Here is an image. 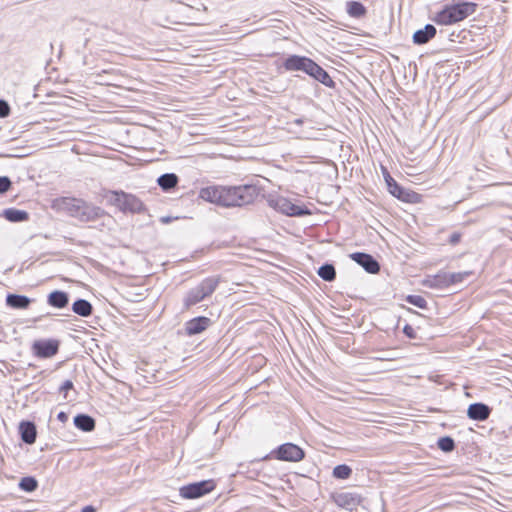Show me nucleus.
I'll return each mask as SVG.
<instances>
[{
  "mask_svg": "<svg viewBox=\"0 0 512 512\" xmlns=\"http://www.w3.org/2000/svg\"><path fill=\"white\" fill-rule=\"evenodd\" d=\"M51 207L57 212L66 213L80 221H92L104 215L100 207L72 197L56 198L52 201Z\"/></svg>",
  "mask_w": 512,
  "mask_h": 512,
  "instance_id": "obj_1",
  "label": "nucleus"
},
{
  "mask_svg": "<svg viewBox=\"0 0 512 512\" xmlns=\"http://www.w3.org/2000/svg\"><path fill=\"white\" fill-rule=\"evenodd\" d=\"M476 8L477 4L474 2L458 0L446 4L433 16L432 20L438 25H452L472 15Z\"/></svg>",
  "mask_w": 512,
  "mask_h": 512,
  "instance_id": "obj_2",
  "label": "nucleus"
},
{
  "mask_svg": "<svg viewBox=\"0 0 512 512\" xmlns=\"http://www.w3.org/2000/svg\"><path fill=\"white\" fill-rule=\"evenodd\" d=\"M257 196V189L251 185L221 187L220 206H243L250 204Z\"/></svg>",
  "mask_w": 512,
  "mask_h": 512,
  "instance_id": "obj_3",
  "label": "nucleus"
},
{
  "mask_svg": "<svg viewBox=\"0 0 512 512\" xmlns=\"http://www.w3.org/2000/svg\"><path fill=\"white\" fill-rule=\"evenodd\" d=\"M103 197L123 212L138 213L143 209V203L136 196L123 191H107Z\"/></svg>",
  "mask_w": 512,
  "mask_h": 512,
  "instance_id": "obj_4",
  "label": "nucleus"
},
{
  "mask_svg": "<svg viewBox=\"0 0 512 512\" xmlns=\"http://www.w3.org/2000/svg\"><path fill=\"white\" fill-rule=\"evenodd\" d=\"M214 488L215 484L212 480L196 482L182 487L180 495L186 499L199 498L211 492Z\"/></svg>",
  "mask_w": 512,
  "mask_h": 512,
  "instance_id": "obj_5",
  "label": "nucleus"
},
{
  "mask_svg": "<svg viewBox=\"0 0 512 512\" xmlns=\"http://www.w3.org/2000/svg\"><path fill=\"white\" fill-rule=\"evenodd\" d=\"M270 205L281 213L289 216H301L310 214L307 209L295 205L289 199L284 197H278L270 200Z\"/></svg>",
  "mask_w": 512,
  "mask_h": 512,
  "instance_id": "obj_6",
  "label": "nucleus"
},
{
  "mask_svg": "<svg viewBox=\"0 0 512 512\" xmlns=\"http://www.w3.org/2000/svg\"><path fill=\"white\" fill-rule=\"evenodd\" d=\"M277 459L283 461L298 462L304 458V451L297 445L286 443L281 445L277 451Z\"/></svg>",
  "mask_w": 512,
  "mask_h": 512,
  "instance_id": "obj_7",
  "label": "nucleus"
},
{
  "mask_svg": "<svg viewBox=\"0 0 512 512\" xmlns=\"http://www.w3.org/2000/svg\"><path fill=\"white\" fill-rule=\"evenodd\" d=\"M337 506L352 511L361 503V497L358 494L350 492H341L333 496Z\"/></svg>",
  "mask_w": 512,
  "mask_h": 512,
  "instance_id": "obj_8",
  "label": "nucleus"
},
{
  "mask_svg": "<svg viewBox=\"0 0 512 512\" xmlns=\"http://www.w3.org/2000/svg\"><path fill=\"white\" fill-rule=\"evenodd\" d=\"M385 180L389 192L398 199L414 202L415 199L418 198V194L404 191L389 174L385 176Z\"/></svg>",
  "mask_w": 512,
  "mask_h": 512,
  "instance_id": "obj_9",
  "label": "nucleus"
},
{
  "mask_svg": "<svg viewBox=\"0 0 512 512\" xmlns=\"http://www.w3.org/2000/svg\"><path fill=\"white\" fill-rule=\"evenodd\" d=\"M33 347L38 356L49 358L57 353L59 343L56 340H40L36 341Z\"/></svg>",
  "mask_w": 512,
  "mask_h": 512,
  "instance_id": "obj_10",
  "label": "nucleus"
},
{
  "mask_svg": "<svg viewBox=\"0 0 512 512\" xmlns=\"http://www.w3.org/2000/svg\"><path fill=\"white\" fill-rule=\"evenodd\" d=\"M350 257L368 273L374 274L380 269L378 262L369 254L357 252L351 254Z\"/></svg>",
  "mask_w": 512,
  "mask_h": 512,
  "instance_id": "obj_11",
  "label": "nucleus"
},
{
  "mask_svg": "<svg viewBox=\"0 0 512 512\" xmlns=\"http://www.w3.org/2000/svg\"><path fill=\"white\" fill-rule=\"evenodd\" d=\"M306 73L327 87H332L334 85V82L328 73L313 60L310 61Z\"/></svg>",
  "mask_w": 512,
  "mask_h": 512,
  "instance_id": "obj_12",
  "label": "nucleus"
},
{
  "mask_svg": "<svg viewBox=\"0 0 512 512\" xmlns=\"http://www.w3.org/2000/svg\"><path fill=\"white\" fill-rule=\"evenodd\" d=\"M310 61V58L292 55L285 60L284 67L288 71H303L306 73Z\"/></svg>",
  "mask_w": 512,
  "mask_h": 512,
  "instance_id": "obj_13",
  "label": "nucleus"
},
{
  "mask_svg": "<svg viewBox=\"0 0 512 512\" xmlns=\"http://www.w3.org/2000/svg\"><path fill=\"white\" fill-rule=\"evenodd\" d=\"M210 324V319L207 317H197L191 319L185 324L186 334L189 336L203 332Z\"/></svg>",
  "mask_w": 512,
  "mask_h": 512,
  "instance_id": "obj_14",
  "label": "nucleus"
},
{
  "mask_svg": "<svg viewBox=\"0 0 512 512\" xmlns=\"http://www.w3.org/2000/svg\"><path fill=\"white\" fill-rule=\"evenodd\" d=\"M490 408L483 403H474L468 407L467 415L472 420L484 421L490 415Z\"/></svg>",
  "mask_w": 512,
  "mask_h": 512,
  "instance_id": "obj_15",
  "label": "nucleus"
},
{
  "mask_svg": "<svg viewBox=\"0 0 512 512\" xmlns=\"http://www.w3.org/2000/svg\"><path fill=\"white\" fill-rule=\"evenodd\" d=\"M222 186H208L202 188L199 192V198L206 202L220 205Z\"/></svg>",
  "mask_w": 512,
  "mask_h": 512,
  "instance_id": "obj_16",
  "label": "nucleus"
},
{
  "mask_svg": "<svg viewBox=\"0 0 512 512\" xmlns=\"http://www.w3.org/2000/svg\"><path fill=\"white\" fill-rule=\"evenodd\" d=\"M436 35V28L427 24L423 29L417 30L413 34V41L415 44H425Z\"/></svg>",
  "mask_w": 512,
  "mask_h": 512,
  "instance_id": "obj_17",
  "label": "nucleus"
},
{
  "mask_svg": "<svg viewBox=\"0 0 512 512\" xmlns=\"http://www.w3.org/2000/svg\"><path fill=\"white\" fill-rule=\"evenodd\" d=\"M20 433L22 440L27 444H33L36 441V427L32 422H21Z\"/></svg>",
  "mask_w": 512,
  "mask_h": 512,
  "instance_id": "obj_18",
  "label": "nucleus"
},
{
  "mask_svg": "<svg viewBox=\"0 0 512 512\" xmlns=\"http://www.w3.org/2000/svg\"><path fill=\"white\" fill-rule=\"evenodd\" d=\"M31 303V299L24 295L9 294L6 298V304L15 309H26Z\"/></svg>",
  "mask_w": 512,
  "mask_h": 512,
  "instance_id": "obj_19",
  "label": "nucleus"
},
{
  "mask_svg": "<svg viewBox=\"0 0 512 512\" xmlns=\"http://www.w3.org/2000/svg\"><path fill=\"white\" fill-rule=\"evenodd\" d=\"M427 285L432 288L443 289L449 287L448 272H440L435 276L430 277L426 281Z\"/></svg>",
  "mask_w": 512,
  "mask_h": 512,
  "instance_id": "obj_20",
  "label": "nucleus"
},
{
  "mask_svg": "<svg viewBox=\"0 0 512 512\" xmlns=\"http://www.w3.org/2000/svg\"><path fill=\"white\" fill-rule=\"evenodd\" d=\"M68 295L63 291H54L48 296L49 305L56 308H64L68 304Z\"/></svg>",
  "mask_w": 512,
  "mask_h": 512,
  "instance_id": "obj_21",
  "label": "nucleus"
},
{
  "mask_svg": "<svg viewBox=\"0 0 512 512\" xmlns=\"http://www.w3.org/2000/svg\"><path fill=\"white\" fill-rule=\"evenodd\" d=\"M75 426L85 432H90L95 428V421L92 417L80 414L74 418Z\"/></svg>",
  "mask_w": 512,
  "mask_h": 512,
  "instance_id": "obj_22",
  "label": "nucleus"
},
{
  "mask_svg": "<svg viewBox=\"0 0 512 512\" xmlns=\"http://www.w3.org/2000/svg\"><path fill=\"white\" fill-rule=\"evenodd\" d=\"M72 310L74 313L82 316V317H88L92 314V305L84 299H78L75 301L72 305Z\"/></svg>",
  "mask_w": 512,
  "mask_h": 512,
  "instance_id": "obj_23",
  "label": "nucleus"
},
{
  "mask_svg": "<svg viewBox=\"0 0 512 512\" xmlns=\"http://www.w3.org/2000/svg\"><path fill=\"white\" fill-rule=\"evenodd\" d=\"M218 283V278L211 277L203 280L197 287L201 291L202 296L207 297L215 291Z\"/></svg>",
  "mask_w": 512,
  "mask_h": 512,
  "instance_id": "obj_24",
  "label": "nucleus"
},
{
  "mask_svg": "<svg viewBox=\"0 0 512 512\" xmlns=\"http://www.w3.org/2000/svg\"><path fill=\"white\" fill-rule=\"evenodd\" d=\"M5 217L11 222H21L28 219V213L18 209H7Z\"/></svg>",
  "mask_w": 512,
  "mask_h": 512,
  "instance_id": "obj_25",
  "label": "nucleus"
},
{
  "mask_svg": "<svg viewBox=\"0 0 512 512\" xmlns=\"http://www.w3.org/2000/svg\"><path fill=\"white\" fill-rule=\"evenodd\" d=\"M178 178L175 174H164L158 178V184L164 190H168L176 186Z\"/></svg>",
  "mask_w": 512,
  "mask_h": 512,
  "instance_id": "obj_26",
  "label": "nucleus"
},
{
  "mask_svg": "<svg viewBox=\"0 0 512 512\" xmlns=\"http://www.w3.org/2000/svg\"><path fill=\"white\" fill-rule=\"evenodd\" d=\"M204 298L205 297L202 296V293L199 290V288L195 287V288L191 289L189 291V293L187 294V296L185 298V306L187 308L190 306H193V305L199 303L200 301H202Z\"/></svg>",
  "mask_w": 512,
  "mask_h": 512,
  "instance_id": "obj_27",
  "label": "nucleus"
},
{
  "mask_svg": "<svg viewBox=\"0 0 512 512\" xmlns=\"http://www.w3.org/2000/svg\"><path fill=\"white\" fill-rule=\"evenodd\" d=\"M318 275L325 281H332L336 277L335 268L330 264H325L319 268Z\"/></svg>",
  "mask_w": 512,
  "mask_h": 512,
  "instance_id": "obj_28",
  "label": "nucleus"
},
{
  "mask_svg": "<svg viewBox=\"0 0 512 512\" xmlns=\"http://www.w3.org/2000/svg\"><path fill=\"white\" fill-rule=\"evenodd\" d=\"M347 12L352 17H361L365 14V8L360 2L351 1L347 3Z\"/></svg>",
  "mask_w": 512,
  "mask_h": 512,
  "instance_id": "obj_29",
  "label": "nucleus"
},
{
  "mask_svg": "<svg viewBox=\"0 0 512 512\" xmlns=\"http://www.w3.org/2000/svg\"><path fill=\"white\" fill-rule=\"evenodd\" d=\"M351 473V468L345 464L338 465L333 469V476L338 479H347Z\"/></svg>",
  "mask_w": 512,
  "mask_h": 512,
  "instance_id": "obj_30",
  "label": "nucleus"
},
{
  "mask_svg": "<svg viewBox=\"0 0 512 512\" xmlns=\"http://www.w3.org/2000/svg\"><path fill=\"white\" fill-rule=\"evenodd\" d=\"M19 487L27 492H32L37 488V481L32 477L22 478Z\"/></svg>",
  "mask_w": 512,
  "mask_h": 512,
  "instance_id": "obj_31",
  "label": "nucleus"
},
{
  "mask_svg": "<svg viewBox=\"0 0 512 512\" xmlns=\"http://www.w3.org/2000/svg\"><path fill=\"white\" fill-rule=\"evenodd\" d=\"M471 273L468 271L465 272H456V273H449L448 272V280L449 284H458L464 281L465 278H467Z\"/></svg>",
  "mask_w": 512,
  "mask_h": 512,
  "instance_id": "obj_32",
  "label": "nucleus"
},
{
  "mask_svg": "<svg viewBox=\"0 0 512 512\" xmlns=\"http://www.w3.org/2000/svg\"><path fill=\"white\" fill-rule=\"evenodd\" d=\"M438 447L445 452H450L454 449V441L450 437H442L438 441Z\"/></svg>",
  "mask_w": 512,
  "mask_h": 512,
  "instance_id": "obj_33",
  "label": "nucleus"
},
{
  "mask_svg": "<svg viewBox=\"0 0 512 512\" xmlns=\"http://www.w3.org/2000/svg\"><path fill=\"white\" fill-rule=\"evenodd\" d=\"M407 301L410 304H412L418 308H422V309L425 308L426 304H427L426 300L419 295H410V296H408Z\"/></svg>",
  "mask_w": 512,
  "mask_h": 512,
  "instance_id": "obj_34",
  "label": "nucleus"
},
{
  "mask_svg": "<svg viewBox=\"0 0 512 512\" xmlns=\"http://www.w3.org/2000/svg\"><path fill=\"white\" fill-rule=\"evenodd\" d=\"M11 185L9 178L0 177V193L6 192Z\"/></svg>",
  "mask_w": 512,
  "mask_h": 512,
  "instance_id": "obj_35",
  "label": "nucleus"
},
{
  "mask_svg": "<svg viewBox=\"0 0 512 512\" xmlns=\"http://www.w3.org/2000/svg\"><path fill=\"white\" fill-rule=\"evenodd\" d=\"M9 114V106L5 101L0 100V117H5Z\"/></svg>",
  "mask_w": 512,
  "mask_h": 512,
  "instance_id": "obj_36",
  "label": "nucleus"
},
{
  "mask_svg": "<svg viewBox=\"0 0 512 512\" xmlns=\"http://www.w3.org/2000/svg\"><path fill=\"white\" fill-rule=\"evenodd\" d=\"M73 388V383L70 380H66L63 385L61 386L60 390L63 392H67L68 390H71Z\"/></svg>",
  "mask_w": 512,
  "mask_h": 512,
  "instance_id": "obj_37",
  "label": "nucleus"
},
{
  "mask_svg": "<svg viewBox=\"0 0 512 512\" xmlns=\"http://www.w3.org/2000/svg\"><path fill=\"white\" fill-rule=\"evenodd\" d=\"M404 332H405V334H406L407 336H409V337H413V329H412V327H410V326H406V327L404 328Z\"/></svg>",
  "mask_w": 512,
  "mask_h": 512,
  "instance_id": "obj_38",
  "label": "nucleus"
},
{
  "mask_svg": "<svg viewBox=\"0 0 512 512\" xmlns=\"http://www.w3.org/2000/svg\"><path fill=\"white\" fill-rule=\"evenodd\" d=\"M58 419L62 422H65L67 420V415L64 412H60L58 414Z\"/></svg>",
  "mask_w": 512,
  "mask_h": 512,
  "instance_id": "obj_39",
  "label": "nucleus"
},
{
  "mask_svg": "<svg viewBox=\"0 0 512 512\" xmlns=\"http://www.w3.org/2000/svg\"><path fill=\"white\" fill-rule=\"evenodd\" d=\"M82 512H96L95 508L93 506H85L82 509Z\"/></svg>",
  "mask_w": 512,
  "mask_h": 512,
  "instance_id": "obj_40",
  "label": "nucleus"
},
{
  "mask_svg": "<svg viewBox=\"0 0 512 512\" xmlns=\"http://www.w3.org/2000/svg\"><path fill=\"white\" fill-rule=\"evenodd\" d=\"M459 237H460V236H459L458 234H454V235H452V237H451V242H452V243H456V242H458Z\"/></svg>",
  "mask_w": 512,
  "mask_h": 512,
  "instance_id": "obj_41",
  "label": "nucleus"
}]
</instances>
